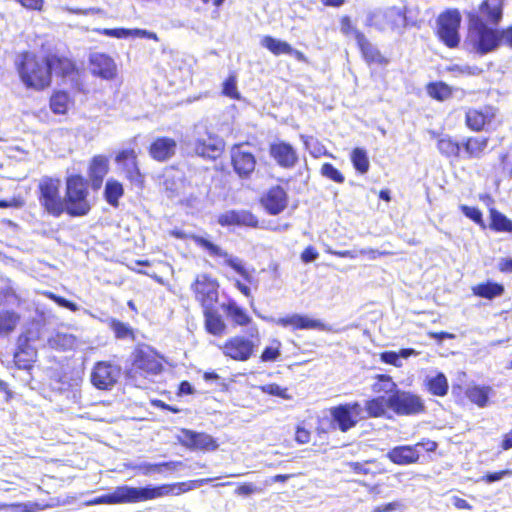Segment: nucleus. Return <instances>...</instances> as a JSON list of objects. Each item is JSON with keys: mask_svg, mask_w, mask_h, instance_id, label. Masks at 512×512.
Returning <instances> with one entry per match:
<instances>
[{"mask_svg": "<svg viewBox=\"0 0 512 512\" xmlns=\"http://www.w3.org/2000/svg\"><path fill=\"white\" fill-rule=\"evenodd\" d=\"M60 180L44 178L38 185V200L42 208L53 217L67 213L70 217L89 214L92 204L89 199V183L81 174H71L65 178L64 197L60 192Z\"/></svg>", "mask_w": 512, "mask_h": 512, "instance_id": "nucleus-1", "label": "nucleus"}, {"mask_svg": "<svg viewBox=\"0 0 512 512\" xmlns=\"http://www.w3.org/2000/svg\"><path fill=\"white\" fill-rule=\"evenodd\" d=\"M375 379L372 391L387 396L374 397L366 402L365 410L368 417H384L388 411L398 416H412L425 412L423 399L415 393L399 389L390 375L377 374Z\"/></svg>", "mask_w": 512, "mask_h": 512, "instance_id": "nucleus-2", "label": "nucleus"}, {"mask_svg": "<svg viewBox=\"0 0 512 512\" xmlns=\"http://www.w3.org/2000/svg\"><path fill=\"white\" fill-rule=\"evenodd\" d=\"M191 289L202 307L205 331L216 337L226 334L227 324L215 307L219 300L218 281L208 274H201L195 278Z\"/></svg>", "mask_w": 512, "mask_h": 512, "instance_id": "nucleus-3", "label": "nucleus"}, {"mask_svg": "<svg viewBox=\"0 0 512 512\" xmlns=\"http://www.w3.org/2000/svg\"><path fill=\"white\" fill-rule=\"evenodd\" d=\"M468 32L466 44L479 55H486L495 51L501 45L512 48V25L498 29L493 25L481 22L474 14H467Z\"/></svg>", "mask_w": 512, "mask_h": 512, "instance_id": "nucleus-4", "label": "nucleus"}, {"mask_svg": "<svg viewBox=\"0 0 512 512\" xmlns=\"http://www.w3.org/2000/svg\"><path fill=\"white\" fill-rule=\"evenodd\" d=\"M422 19L417 8L410 6H390L370 12L366 19V26L373 27L380 32H396L403 34L411 28H420Z\"/></svg>", "mask_w": 512, "mask_h": 512, "instance_id": "nucleus-5", "label": "nucleus"}, {"mask_svg": "<svg viewBox=\"0 0 512 512\" xmlns=\"http://www.w3.org/2000/svg\"><path fill=\"white\" fill-rule=\"evenodd\" d=\"M181 483L161 484L158 486L131 487L117 486L112 493L103 494L90 501L91 504L117 505L149 501L181 492Z\"/></svg>", "mask_w": 512, "mask_h": 512, "instance_id": "nucleus-6", "label": "nucleus"}, {"mask_svg": "<svg viewBox=\"0 0 512 512\" xmlns=\"http://www.w3.org/2000/svg\"><path fill=\"white\" fill-rule=\"evenodd\" d=\"M14 65L19 80L26 89L42 92L51 87L52 78L48 74L42 50L40 53L31 50L20 52Z\"/></svg>", "mask_w": 512, "mask_h": 512, "instance_id": "nucleus-7", "label": "nucleus"}, {"mask_svg": "<svg viewBox=\"0 0 512 512\" xmlns=\"http://www.w3.org/2000/svg\"><path fill=\"white\" fill-rule=\"evenodd\" d=\"M163 369V357L151 346L138 344L131 352L126 376L127 379L136 383L160 374Z\"/></svg>", "mask_w": 512, "mask_h": 512, "instance_id": "nucleus-8", "label": "nucleus"}, {"mask_svg": "<svg viewBox=\"0 0 512 512\" xmlns=\"http://www.w3.org/2000/svg\"><path fill=\"white\" fill-rule=\"evenodd\" d=\"M260 344V333L257 327H252L247 335L235 334L228 337L219 350L228 360L246 362L255 356Z\"/></svg>", "mask_w": 512, "mask_h": 512, "instance_id": "nucleus-9", "label": "nucleus"}, {"mask_svg": "<svg viewBox=\"0 0 512 512\" xmlns=\"http://www.w3.org/2000/svg\"><path fill=\"white\" fill-rule=\"evenodd\" d=\"M462 16L458 9L442 11L436 19L435 35L449 49H455L461 41L460 28Z\"/></svg>", "mask_w": 512, "mask_h": 512, "instance_id": "nucleus-10", "label": "nucleus"}, {"mask_svg": "<svg viewBox=\"0 0 512 512\" xmlns=\"http://www.w3.org/2000/svg\"><path fill=\"white\" fill-rule=\"evenodd\" d=\"M438 443L428 438H422L415 444L398 445L391 448L386 457L389 461L398 466H408L421 462V450L430 454L436 452Z\"/></svg>", "mask_w": 512, "mask_h": 512, "instance_id": "nucleus-11", "label": "nucleus"}, {"mask_svg": "<svg viewBox=\"0 0 512 512\" xmlns=\"http://www.w3.org/2000/svg\"><path fill=\"white\" fill-rule=\"evenodd\" d=\"M48 74L53 79V75L58 78L66 79L78 73V67L75 60L69 53L61 52L56 47L41 45Z\"/></svg>", "mask_w": 512, "mask_h": 512, "instance_id": "nucleus-12", "label": "nucleus"}, {"mask_svg": "<svg viewBox=\"0 0 512 512\" xmlns=\"http://www.w3.org/2000/svg\"><path fill=\"white\" fill-rule=\"evenodd\" d=\"M114 161L131 186L139 190L145 188V174L141 171L138 152L134 148L119 150Z\"/></svg>", "mask_w": 512, "mask_h": 512, "instance_id": "nucleus-13", "label": "nucleus"}, {"mask_svg": "<svg viewBox=\"0 0 512 512\" xmlns=\"http://www.w3.org/2000/svg\"><path fill=\"white\" fill-rule=\"evenodd\" d=\"M188 238L196 246L204 249L211 257L224 259L225 265L241 275L246 282L251 283L253 281L251 273L244 267L242 261L229 255V253L223 250L219 245L197 234H191Z\"/></svg>", "mask_w": 512, "mask_h": 512, "instance_id": "nucleus-14", "label": "nucleus"}, {"mask_svg": "<svg viewBox=\"0 0 512 512\" xmlns=\"http://www.w3.org/2000/svg\"><path fill=\"white\" fill-rule=\"evenodd\" d=\"M245 145H249L247 141L235 143L230 148V163L233 171L241 180H249L256 172L257 159L256 156L246 149Z\"/></svg>", "mask_w": 512, "mask_h": 512, "instance_id": "nucleus-15", "label": "nucleus"}, {"mask_svg": "<svg viewBox=\"0 0 512 512\" xmlns=\"http://www.w3.org/2000/svg\"><path fill=\"white\" fill-rule=\"evenodd\" d=\"M498 113V107L492 104L469 107L465 111L464 124L472 132H483L495 123Z\"/></svg>", "mask_w": 512, "mask_h": 512, "instance_id": "nucleus-16", "label": "nucleus"}, {"mask_svg": "<svg viewBox=\"0 0 512 512\" xmlns=\"http://www.w3.org/2000/svg\"><path fill=\"white\" fill-rule=\"evenodd\" d=\"M363 406L357 402L339 404L330 408L332 420L341 432H347L363 419Z\"/></svg>", "mask_w": 512, "mask_h": 512, "instance_id": "nucleus-17", "label": "nucleus"}, {"mask_svg": "<svg viewBox=\"0 0 512 512\" xmlns=\"http://www.w3.org/2000/svg\"><path fill=\"white\" fill-rule=\"evenodd\" d=\"M121 368L109 361H98L91 371V383L100 390H108L114 386L120 376Z\"/></svg>", "mask_w": 512, "mask_h": 512, "instance_id": "nucleus-18", "label": "nucleus"}, {"mask_svg": "<svg viewBox=\"0 0 512 512\" xmlns=\"http://www.w3.org/2000/svg\"><path fill=\"white\" fill-rule=\"evenodd\" d=\"M33 340L31 331L22 332L17 338V347L13 355V363L18 369L31 370L36 360V349L30 344Z\"/></svg>", "mask_w": 512, "mask_h": 512, "instance_id": "nucleus-19", "label": "nucleus"}, {"mask_svg": "<svg viewBox=\"0 0 512 512\" xmlns=\"http://www.w3.org/2000/svg\"><path fill=\"white\" fill-rule=\"evenodd\" d=\"M268 152L275 163L284 169H292L299 162L297 149L284 140H277L270 143Z\"/></svg>", "mask_w": 512, "mask_h": 512, "instance_id": "nucleus-20", "label": "nucleus"}, {"mask_svg": "<svg viewBox=\"0 0 512 512\" xmlns=\"http://www.w3.org/2000/svg\"><path fill=\"white\" fill-rule=\"evenodd\" d=\"M88 66L90 73L103 80H113L118 74L114 59L103 52H94L89 55Z\"/></svg>", "mask_w": 512, "mask_h": 512, "instance_id": "nucleus-21", "label": "nucleus"}, {"mask_svg": "<svg viewBox=\"0 0 512 512\" xmlns=\"http://www.w3.org/2000/svg\"><path fill=\"white\" fill-rule=\"evenodd\" d=\"M217 223L222 227L238 226L253 229L260 227L257 215L245 209H234L221 213L217 217Z\"/></svg>", "mask_w": 512, "mask_h": 512, "instance_id": "nucleus-22", "label": "nucleus"}, {"mask_svg": "<svg viewBox=\"0 0 512 512\" xmlns=\"http://www.w3.org/2000/svg\"><path fill=\"white\" fill-rule=\"evenodd\" d=\"M177 141L169 136H157L149 144L147 151L149 156L156 162H167L177 152Z\"/></svg>", "mask_w": 512, "mask_h": 512, "instance_id": "nucleus-23", "label": "nucleus"}, {"mask_svg": "<svg viewBox=\"0 0 512 512\" xmlns=\"http://www.w3.org/2000/svg\"><path fill=\"white\" fill-rule=\"evenodd\" d=\"M275 325L282 328H290L296 330H326V325L318 319L309 318L301 314H288L279 317L274 321Z\"/></svg>", "mask_w": 512, "mask_h": 512, "instance_id": "nucleus-24", "label": "nucleus"}, {"mask_svg": "<svg viewBox=\"0 0 512 512\" xmlns=\"http://www.w3.org/2000/svg\"><path fill=\"white\" fill-rule=\"evenodd\" d=\"M260 203L270 215H278L283 212L288 205V195L286 190L280 185L271 186L260 198Z\"/></svg>", "mask_w": 512, "mask_h": 512, "instance_id": "nucleus-25", "label": "nucleus"}, {"mask_svg": "<svg viewBox=\"0 0 512 512\" xmlns=\"http://www.w3.org/2000/svg\"><path fill=\"white\" fill-rule=\"evenodd\" d=\"M109 172V158L104 154L94 155L88 164L86 179L94 191H98Z\"/></svg>", "mask_w": 512, "mask_h": 512, "instance_id": "nucleus-26", "label": "nucleus"}, {"mask_svg": "<svg viewBox=\"0 0 512 512\" xmlns=\"http://www.w3.org/2000/svg\"><path fill=\"white\" fill-rule=\"evenodd\" d=\"M183 444L191 450L215 451L219 443L215 438L205 432H196L189 429H182Z\"/></svg>", "mask_w": 512, "mask_h": 512, "instance_id": "nucleus-27", "label": "nucleus"}, {"mask_svg": "<svg viewBox=\"0 0 512 512\" xmlns=\"http://www.w3.org/2000/svg\"><path fill=\"white\" fill-rule=\"evenodd\" d=\"M225 144L223 140L216 137L208 136L207 138H199L194 143V153L210 161H215L224 152Z\"/></svg>", "mask_w": 512, "mask_h": 512, "instance_id": "nucleus-28", "label": "nucleus"}, {"mask_svg": "<svg viewBox=\"0 0 512 512\" xmlns=\"http://www.w3.org/2000/svg\"><path fill=\"white\" fill-rule=\"evenodd\" d=\"M467 14L477 15L481 22L490 25H498L503 16V0H483L478 11H471Z\"/></svg>", "mask_w": 512, "mask_h": 512, "instance_id": "nucleus-29", "label": "nucleus"}, {"mask_svg": "<svg viewBox=\"0 0 512 512\" xmlns=\"http://www.w3.org/2000/svg\"><path fill=\"white\" fill-rule=\"evenodd\" d=\"M356 45L367 64H388L389 59L367 39L364 33H356Z\"/></svg>", "mask_w": 512, "mask_h": 512, "instance_id": "nucleus-30", "label": "nucleus"}, {"mask_svg": "<svg viewBox=\"0 0 512 512\" xmlns=\"http://www.w3.org/2000/svg\"><path fill=\"white\" fill-rule=\"evenodd\" d=\"M74 106V99L67 90L55 89L49 96V108L55 115H66Z\"/></svg>", "mask_w": 512, "mask_h": 512, "instance_id": "nucleus-31", "label": "nucleus"}, {"mask_svg": "<svg viewBox=\"0 0 512 512\" xmlns=\"http://www.w3.org/2000/svg\"><path fill=\"white\" fill-rule=\"evenodd\" d=\"M489 144V138L484 136H469L461 142L467 159H481Z\"/></svg>", "mask_w": 512, "mask_h": 512, "instance_id": "nucleus-32", "label": "nucleus"}, {"mask_svg": "<svg viewBox=\"0 0 512 512\" xmlns=\"http://www.w3.org/2000/svg\"><path fill=\"white\" fill-rule=\"evenodd\" d=\"M228 319L235 327H246L252 323V317L234 300H228L221 306Z\"/></svg>", "mask_w": 512, "mask_h": 512, "instance_id": "nucleus-33", "label": "nucleus"}, {"mask_svg": "<svg viewBox=\"0 0 512 512\" xmlns=\"http://www.w3.org/2000/svg\"><path fill=\"white\" fill-rule=\"evenodd\" d=\"M51 350L56 352H68L77 347V337L70 333L56 332L47 339Z\"/></svg>", "mask_w": 512, "mask_h": 512, "instance_id": "nucleus-34", "label": "nucleus"}, {"mask_svg": "<svg viewBox=\"0 0 512 512\" xmlns=\"http://www.w3.org/2000/svg\"><path fill=\"white\" fill-rule=\"evenodd\" d=\"M471 290L474 296L488 300L500 297L505 292L503 284L490 280L474 285Z\"/></svg>", "mask_w": 512, "mask_h": 512, "instance_id": "nucleus-35", "label": "nucleus"}, {"mask_svg": "<svg viewBox=\"0 0 512 512\" xmlns=\"http://www.w3.org/2000/svg\"><path fill=\"white\" fill-rule=\"evenodd\" d=\"M436 147L439 153L446 158L459 159L461 157V143L449 135L439 138Z\"/></svg>", "mask_w": 512, "mask_h": 512, "instance_id": "nucleus-36", "label": "nucleus"}, {"mask_svg": "<svg viewBox=\"0 0 512 512\" xmlns=\"http://www.w3.org/2000/svg\"><path fill=\"white\" fill-rule=\"evenodd\" d=\"M489 228L497 233H512V220L496 208L489 209Z\"/></svg>", "mask_w": 512, "mask_h": 512, "instance_id": "nucleus-37", "label": "nucleus"}, {"mask_svg": "<svg viewBox=\"0 0 512 512\" xmlns=\"http://www.w3.org/2000/svg\"><path fill=\"white\" fill-rule=\"evenodd\" d=\"M491 392L492 388L490 386L472 385L465 389L464 394L471 403L483 408L488 404Z\"/></svg>", "mask_w": 512, "mask_h": 512, "instance_id": "nucleus-38", "label": "nucleus"}, {"mask_svg": "<svg viewBox=\"0 0 512 512\" xmlns=\"http://www.w3.org/2000/svg\"><path fill=\"white\" fill-rule=\"evenodd\" d=\"M124 195V186L123 184L114 178H110L107 180L103 196L106 202L112 207L117 208L119 206V200Z\"/></svg>", "mask_w": 512, "mask_h": 512, "instance_id": "nucleus-39", "label": "nucleus"}, {"mask_svg": "<svg viewBox=\"0 0 512 512\" xmlns=\"http://www.w3.org/2000/svg\"><path fill=\"white\" fill-rule=\"evenodd\" d=\"M427 95L433 100L443 102L453 96V88L443 81H434L426 84Z\"/></svg>", "mask_w": 512, "mask_h": 512, "instance_id": "nucleus-40", "label": "nucleus"}, {"mask_svg": "<svg viewBox=\"0 0 512 512\" xmlns=\"http://www.w3.org/2000/svg\"><path fill=\"white\" fill-rule=\"evenodd\" d=\"M20 316L13 310H0V338L10 335L16 329Z\"/></svg>", "mask_w": 512, "mask_h": 512, "instance_id": "nucleus-41", "label": "nucleus"}, {"mask_svg": "<svg viewBox=\"0 0 512 512\" xmlns=\"http://www.w3.org/2000/svg\"><path fill=\"white\" fill-rule=\"evenodd\" d=\"M426 388L431 395L444 397L449 390L448 380L442 372L437 373L435 376L427 379Z\"/></svg>", "mask_w": 512, "mask_h": 512, "instance_id": "nucleus-42", "label": "nucleus"}, {"mask_svg": "<svg viewBox=\"0 0 512 512\" xmlns=\"http://www.w3.org/2000/svg\"><path fill=\"white\" fill-rule=\"evenodd\" d=\"M350 160L354 169L359 174H366L370 168V161L365 149L355 147L350 153Z\"/></svg>", "mask_w": 512, "mask_h": 512, "instance_id": "nucleus-43", "label": "nucleus"}, {"mask_svg": "<svg viewBox=\"0 0 512 512\" xmlns=\"http://www.w3.org/2000/svg\"><path fill=\"white\" fill-rule=\"evenodd\" d=\"M261 45L275 56L291 52V45L288 42L278 40L270 35H266L261 39Z\"/></svg>", "mask_w": 512, "mask_h": 512, "instance_id": "nucleus-44", "label": "nucleus"}, {"mask_svg": "<svg viewBox=\"0 0 512 512\" xmlns=\"http://www.w3.org/2000/svg\"><path fill=\"white\" fill-rule=\"evenodd\" d=\"M281 350L282 342L277 338L271 339L269 345H267L260 354V362L268 363L277 361L281 356Z\"/></svg>", "mask_w": 512, "mask_h": 512, "instance_id": "nucleus-45", "label": "nucleus"}, {"mask_svg": "<svg viewBox=\"0 0 512 512\" xmlns=\"http://www.w3.org/2000/svg\"><path fill=\"white\" fill-rule=\"evenodd\" d=\"M259 390L269 396L277 397L283 400H292L293 396L288 387H283L275 382L259 386Z\"/></svg>", "mask_w": 512, "mask_h": 512, "instance_id": "nucleus-46", "label": "nucleus"}, {"mask_svg": "<svg viewBox=\"0 0 512 512\" xmlns=\"http://www.w3.org/2000/svg\"><path fill=\"white\" fill-rule=\"evenodd\" d=\"M109 327L117 339H135L134 330L127 324L117 319L109 321Z\"/></svg>", "mask_w": 512, "mask_h": 512, "instance_id": "nucleus-47", "label": "nucleus"}, {"mask_svg": "<svg viewBox=\"0 0 512 512\" xmlns=\"http://www.w3.org/2000/svg\"><path fill=\"white\" fill-rule=\"evenodd\" d=\"M320 174L322 177L337 184H343L345 182L343 173L329 162H325L321 165Z\"/></svg>", "mask_w": 512, "mask_h": 512, "instance_id": "nucleus-48", "label": "nucleus"}, {"mask_svg": "<svg viewBox=\"0 0 512 512\" xmlns=\"http://www.w3.org/2000/svg\"><path fill=\"white\" fill-rule=\"evenodd\" d=\"M222 95L233 99L239 100L241 95L237 88V77L234 73L228 75L222 84Z\"/></svg>", "mask_w": 512, "mask_h": 512, "instance_id": "nucleus-49", "label": "nucleus"}, {"mask_svg": "<svg viewBox=\"0 0 512 512\" xmlns=\"http://www.w3.org/2000/svg\"><path fill=\"white\" fill-rule=\"evenodd\" d=\"M460 210L467 218L471 219L474 223L479 225L482 229L486 228V224L483 219V214L478 207L462 205L460 207Z\"/></svg>", "mask_w": 512, "mask_h": 512, "instance_id": "nucleus-50", "label": "nucleus"}, {"mask_svg": "<svg viewBox=\"0 0 512 512\" xmlns=\"http://www.w3.org/2000/svg\"><path fill=\"white\" fill-rule=\"evenodd\" d=\"M43 295L46 298L55 302L60 307L66 308L72 312H75L78 310V305L75 302L70 301V300H68L60 295H57L51 291H45V292H43Z\"/></svg>", "mask_w": 512, "mask_h": 512, "instance_id": "nucleus-51", "label": "nucleus"}, {"mask_svg": "<svg viewBox=\"0 0 512 512\" xmlns=\"http://www.w3.org/2000/svg\"><path fill=\"white\" fill-rule=\"evenodd\" d=\"M339 22H340V31L346 37L353 35L354 39L356 40V33H363L362 31L357 29V27L353 23L351 17L348 15H343L340 18Z\"/></svg>", "mask_w": 512, "mask_h": 512, "instance_id": "nucleus-52", "label": "nucleus"}, {"mask_svg": "<svg viewBox=\"0 0 512 512\" xmlns=\"http://www.w3.org/2000/svg\"><path fill=\"white\" fill-rule=\"evenodd\" d=\"M376 463L375 459L366 460L363 462H347L346 466L354 473L358 475H373L374 473L368 467L369 464Z\"/></svg>", "mask_w": 512, "mask_h": 512, "instance_id": "nucleus-53", "label": "nucleus"}, {"mask_svg": "<svg viewBox=\"0 0 512 512\" xmlns=\"http://www.w3.org/2000/svg\"><path fill=\"white\" fill-rule=\"evenodd\" d=\"M506 476H512V469H503L493 472H487L481 476L480 481L486 484H491L501 480Z\"/></svg>", "mask_w": 512, "mask_h": 512, "instance_id": "nucleus-54", "label": "nucleus"}, {"mask_svg": "<svg viewBox=\"0 0 512 512\" xmlns=\"http://www.w3.org/2000/svg\"><path fill=\"white\" fill-rule=\"evenodd\" d=\"M295 441L300 444H308L311 440V431L303 424H298L295 428Z\"/></svg>", "mask_w": 512, "mask_h": 512, "instance_id": "nucleus-55", "label": "nucleus"}, {"mask_svg": "<svg viewBox=\"0 0 512 512\" xmlns=\"http://www.w3.org/2000/svg\"><path fill=\"white\" fill-rule=\"evenodd\" d=\"M98 32L102 35L114 38H126L131 36V30L125 28H104L102 30H98Z\"/></svg>", "mask_w": 512, "mask_h": 512, "instance_id": "nucleus-56", "label": "nucleus"}, {"mask_svg": "<svg viewBox=\"0 0 512 512\" xmlns=\"http://www.w3.org/2000/svg\"><path fill=\"white\" fill-rule=\"evenodd\" d=\"M380 360L389 365L400 367L402 365L398 352L395 351H383L380 353Z\"/></svg>", "mask_w": 512, "mask_h": 512, "instance_id": "nucleus-57", "label": "nucleus"}, {"mask_svg": "<svg viewBox=\"0 0 512 512\" xmlns=\"http://www.w3.org/2000/svg\"><path fill=\"white\" fill-rule=\"evenodd\" d=\"M23 8L29 11L41 12L45 5V0H14Z\"/></svg>", "mask_w": 512, "mask_h": 512, "instance_id": "nucleus-58", "label": "nucleus"}, {"mask_svg": "<svg viewBox=\"0 0 512 512\" xmlns=\"http://www.w3.org/2000/svg\"><path fill=\"white\" fill-rule=\"evenodd\" d=\"M319 257L318 250L312 246H307L300 254V258L304 263H310L315 261Z\"/></svg>", "mask_w": 512, "mask_h": 512, "instance_id": "nucleus-59", "label": "nucleus"}, {"mask_svg": "<svg viewBox=\"0 0 512 512\" xmlns=\"http://www.w3.org/2000/svg\"><path fill=\"white\" fill-rule=\"evenodd\" d=\"M259 489L255 487L252 483H240L234 493L238 496H249L253 493L258 492Z\"/></svg>", "mask_w": 512, "mask_h": 512, "instance_id": "nucleus-60", "label": "nucleus"}, {"mask_svg": "<svg viewBox=\"0 0 512 512\" xmlns=\"http://www.w3.org/2000/svg\"><path fill=\"white\" fill-rule=\"evenodd\" d=\"M403 507L399 501H393L375 506L371 512H392Z\"/></svg>", "mask_w": 512, "mask_h": 512, "instance_id": "nucleus-61", "label": "nucleus"}, {"mask_svg": "<svg viewBox=\"0 0 512 512\" xmlns=\"http://www.w3.org/2000/svg\"><path fill=\"white\" fill-rule=\"evenodd\" d=\"M152 405L154 407H157V408L161 409V410L169 411V412L174 413V414H177V413L181 412V409H179L178 407L169 405V404H167L164 401L159 400V399L153 400L152 401Z\"/></svg>", "mask_w": 512, "mask_h": 512, "instance_id": "nucleus-62", "label": "nucleus"}, {"mask_svg": "<svg viewBox=\"0 0 512 512\" xmlns=\"http://www.w3.org/2000/svg\"><path fill=\"white\" fill-rule=\"evenodd\" d=\"M500 448L503 451L512 449V428L502 436Z\"/></svg>", "mask_w": 512, "mask_h": 512, "instance_id": "nucleus-63", "label": "nucleus"}, {"mask_svg": "<svg viewBox=\"0 0 512 512\" xmlns=\"http://www.w3.org/2000/svg\"><path fill=\"white\" fill-rule=\"evenodd\" d=\"M498 270L502 273H512V259L502 258L498 263Z\"/></svg>", "mask_w": 512, "mask_h": 512, "instance_id": "nucleus-64", "label": "nucleus"}]
</instances>
